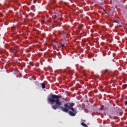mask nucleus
Masks as SVG:
<instances>
[{
  "mask_svg": "<svg viewBox=\"0 0 127 127\" xmlns=\"http://www.w3.org/2000/svg\"><path fill=\"white\" fill-rule=\"evenodd\" d=\"M3 16L2 14L0 13V16Z\"/></svg>",
  "mask_w": 127,
  "mask_h": 127,
  "instance_id": "obj_8",
  "label": "nucleus"
},
{
  "mask_svg": "<svg viewBox=\"0 0 127 127\" xmlns=\"http://www.w3.org/2000/svg\"><path fill=\"white\" fill-rule=\"evenodd\" d=\"M125 104L126 105H127V101L125 102Z\"/></svg>",
  "mask_w": 127,
  "mask_h": 127,
  "instance_id": "obj_7",
  "label": "nucleus"
},
{
  "mask_svg": "<svg viewBox=\"0 0 127 127\" xmlns=\"http://www.w3.org/2000/svg\"><path fill=\"white\" fill-rule=\"evenodd\" d=\"M12 50V52H13V54H14V55H15V54L16 53H17V47H14V48H12L11 49Z\"/></svg>",
  "mask_w": 127,
  "mask_h": 127,
  "instance_id": "obj_2",
  "label": "nucleus"
},
{
  "mask_svg": "<svg viewBox=\"0 0 127 127\" xmlns=\"http://www.w3.org/2000/svg\"><path fill=\"white\" fill-rule=\"evenodd\" d=\"M115 22H116V23H118V22H117L116 21H115Z\"/></svg>",
  "mask_w": 127,
  "mask_h": 127,
  "instance_id": "obj_9",
  "label": "nucleus"
},
{
  "mask_svg": "<svg viewBox=\"0 0 127 127\" xmlns=\"http://www.w3.org/2000/svg\"><path fill=\"white\" fill-rule=\"evenodd\" d=\"M110 72V70H109V69H105V71H104V74L107 73V74H109V73Z\"/></svg>",
  "mask_w": 127,
  "mask_h": 127,
  "instance_id": "obj_5",
  "label": "nucleus"
},
{
  "mask_svg": "<svg viewBox=\"0 0 127 127\" xmlns=\"http://www.w3.org/2000/svg\"><path fill=\"white\" fill-rule=\"evenodd\" d=\"M41 86H42V88H43V89H45V83H41Z\"/></svg>",
  "mask_w": 127,
  "mask_h": 127,
  "instance_id": "obj_4",
  "label": "nucleus"
},
{
  "mask_svg": "<svg viewBox=\"0 0 127 127\" xmlns=\"http://www.w3.org/2000/svg\"><path fill=\"white\" fill-rule=\"evenodd\" d=\"M47 100L50 103H56V105H52L51 107L53 110H57V109H61V111L64 113H68L71 117H75L77 114V110L74 109V107L75 104L74 103L67 102L64 104V107L62 106V101L59 100V96L55 94H50L48 95ZM71 110L72 111H69Z\"/></svg>",
  "mask_w": 127,
  "mask_h": 127,
  "instance_id": "obj_1",
  "label": "nucleus"
},
{
  "mask_svg": "<svg viewBox=\"0 0 127 127\" xmlns=\"http://www.w3.org/2000/svg\"><path fill=\"white\" fill-rule=\"evenodd\" d=\"M61 46L62 48H64V47H65V45L62 44Z\"/></svg>",
  "mask_w": 127,
  "mask_h": 127,
  "instance_id": "obj_6",
  "label": "nucleus"
},
{
  "mask_svg": "<svg viewBox=\"0 0 127 127\" xmlns=\"http://www.w3.org/2000/svg\"><path fill=\"white\" fill-rule=\"evenodd\" d=\"M83 122H86V121L84 120Z\"/></svg>",
  "mask_w": 127,
  "mask_h": 127,
  "instance_id": "obj_10",
  "label": "nucleus"
},
{
  "mask_svg": "<svg viewBox=\"0 0 127 127\" xmlns=\"http://www.w3.org/2000/svg\"><path fill=\"white\" fill-rule=\"evenodd\" d=\"M81 125L82 126V127H88V126L87 125H86V124L82 122L81 123Z\"/></svg>",
  "mask_w": 127,
  "mask_h": 127,
  "instance_id": "obj_3",
  "label": "nucleus"
}]
</instances>
